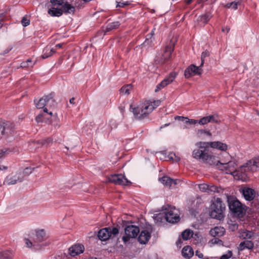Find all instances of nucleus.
<instances>
[{
	"mask_svg": "<svg viewBox=\"0 0 259 259\" xmlns=\"http://www.w3.org/2000/svg\"><path fill=\"white\" fill-rule=\"evenodd\" d=\"M35 106L37 109H43L44 112L52 115L53 113L48 112L49 109L55 106L56 102L54 99V94L43 96L37 101H35Z\"/></svg>",
	"mask_w": 259,
	"mask_h": 259,
	"instance_id": "obj_1",
	"label": "nucleus"
},
{
	"mask_svg": "<svg viewBox=\"0 0 259 259\" xmlns=\"http://www.w3.org/2000/svg\"><path fill=\"white\" fill-rule=\"evenodd\" d=\"M131 108L135 117L137 119L144 118L154 109L152 104H150L148 102H145L136 107L132 108L131 106Z\"/></svg>",
	"mask_w": 259,
	"mask_h": 259,
	"instance_id": "obj_2",
	"label": "nucleus"
},
{
	"mask_svg": "<svg viewBox=\"0 0 259 259\" xmlns=\"http://www.w3.org/2000/svg\"><path fill=\"white\" fill-rule=\"evenodd\" d=\"M177 41V40L176 37H172L170 40L168 44L166 46L164 52L159 53L155 57V61L157 63L162 64L170 58Z\"/></svg>",
	"mask_w": 259,
	"mask_h": 259,
	"instance_id": "obj_3",
	"label": "nucleus"
},
{
	"mask_svg": "<svg viewBox=\"0 0 259 259\" xmlns=\"http://www.w3.org/2000/svg\"><path fill=\"white\" fill-rule=\"evenodd\" d=\"M227 201L230 210L235 215L241 218L245 214V206L235 198L228 196Z\"/></svg>",
	"mask_w": 259,
	"mask_h": 259,
	"instance_id": "obj_4",
	"label": "nucleus"
},
{
	"mask_svg": "<svg viewBox=\"0 0 259 259\" xmlns=\"http://www.w3.org/2000/svg\"><path fill=\"white\" fill-rule=\"evenodd\" d=\"M251 165L248 163V161L243 165L240 166L234 172V176L237 179L243 181H246L251 172H254Z\"/></svg>",
	"mask_w": 259,
	"mask_h": 259,
	"instance_id": "obj_5",
	"label": "nucleus"
},
{
	"mask_svg": "<svg viewBox=\"0 0 259 259\" xmlns=\"http://www.w3.org/2000/svg\"><path fill=\"white\" fill-rule=\"evenodd\" d=\"M225 209V207L223 206L221 199L218 198L210 205V216L212 218L221 220L224 218L223 212Z\"/></svg>",
	"mask_w": 259,
	"mask_h": 259,
	"instance_id": "obj_6",
	"label": "nucleus"
},
{
	"mask_svg": "<svg viewBox=\"0 0 259 259\" xmlns=\"http://www.w3.org/2000/svg\"><path fill=\"white\" fill-rule=\"evenodd\" d=\"M197 148L192 152V156L196 159H199L203 161L208 156L207 148H208L206 142H198L196 144Z\"/></svg>",
	"mask_w": 259,
	"mask_h": 259,
	"instance_id": "obj_7",
	"label": "nucleus"
},
{
	"mask_svg": "<svg viewBox=\"0 0 259 259\" xmlns=\"http://www.w3.org/2000/svg\"><path fill=\"white\" fill-rule=\"evenodd\" d=\"M118 232V229L116 227H114L113 228L109 227L101 229L98 232V236L100 240L102 241H106L111 237L112 235L113 236L116 235Z\"/></svg>",
	"mask_w": 259,
	"mask_h": 259,
	"instance_id": "obj_8",
	"label": "nucleus"
},
{
	"mask_svg": "<svg viewBox=\"0 0 259 259\" xmlns=\"http://www.w3.org/2000/svg\"><path fill=\"white\" fill-rule=\"evenodd\" d=\"M125 236H123L122 239L124 243L127 242L130 238L136 237L140 232L139 227L135 225H129L124 229Z\"/></svg>",
	"mask_w": 259,
	"mask_h": 259,
	"instance_id": "obj_9",
	"label": "nucleus"
},
{
	"mask_svg": "<svg viewBox=\"0 0 259 259\" xmlns=\"http://www.w3.org/2000/svg\"><path fill=\"white\" fill-rule=\"evenodd\" d=\"M108 182L115 185H130L132 183L122 174L111 175L108 177Z\"/></svg>",
	"mask_w": 259,
	"mask_h": 259,
	"instance_id": "obj_10",
	"label": "nucleus"
},
{
	"mask_svg": "<svg viewBox=\"0 0 259 259\" xmlns=\"http://www.w3.org/2000/svg\"><path fill=\"white\" fill-rule=\"evenodd\" d=\"M221 164H219L220 166L219 169L224 171L226 174H230L234 176V172L236 170V164L234 161H229L227 162L221 161Z\"/></svg>",
	"mask_w": 259,
	"mask_h": 259,
	"instance_id": "obj_11",
	"label": "nucleus"
},
{
	"mask_svg": "<svg viewBox=\"0 0 259 259\" xmlns=\"http://www.w3.org/2000/svg\"><path fill=\"white\" fill-rule=\"evenodd\" d=\"M16 135V131L15 129V125L14 123L6 121L5 122V126L4 128V135L3 136L9 140L13 139Z\"/></svg>",
	"mask_w": 259,
	"mask_h": 259,
	"instance_id": "obj_12",
	"label": "nucleus"
},
{
	"mask_svg": "<svg viewBox=\"0 0 259 259\" xmlns=\"http://www.w3.org/2000/svg\"><path fill=\"white\" fill-rule=\"evenodd\" d=\"M23 180V175L21 173L17 174L13 176H8L6 177L4 184L8 185L16 184L17 182H21Z\"/></svg>",
	"mask_w": 259,
	"mask_h": 259,
	"instance_id": "obj_13",
	"label": "nucleus"
},
{
	"mask_svg": "<svg viewBox=\"0 0 259 259\" xmlns=\"http://www.w3.org/2000/svg\"><path fill=\"white\" fill-rule=\"evenodd\" d=\"M201 67L191 65L185 71V76L186 78L190 77L192 75H200L201 74Z\"/></svg>",
	"mask_w": 259,
	"mask_h": 259,
	"instance_id": "obj_14",
	"label": "nucleus"
},
{
	"mask_svg": "<svg viewBox=\"0 0 259 259\" xmlns=\"http://www.w3.org/2000/svg\"><path fill=\"white\" fill-rule=\"evenodd\" d=\"M176 75L177 73L171 72L167 77L165 78L160 83H159L157 85L156 89L155 90V92H158L161 89L163 88L164 87H166V85L172 82L175 78L176 77Z\"/></svg>",
	"mask_w": 259,
	"mask_h": 259,
	"instance_id": "obj_15",
	"label": "nucleus"
},
{
	"mask_svg": "<svg viewBox=\"0 0 259 259\" xmlns=\"http://www.w3.org/2000/svg\"><path fill=\"white\" fill-rule=\"evenodd\" d=\"M159 181L162 183L165 186L168 187L169 188H173L175 185L178 184V182H180L177 179H172L167 176H164L159 179Z\"/></svg>",
	"mask_w": 259,
	"mask_h": 259,
	"instance_id": "obj_16",
	"label": "nucleus"
},
{
	"mask_svg": "<svg viewBox=\"0 0 259 259\" xmlns=\"http://www.w3.org/2000/svg\"><path fill=\"white\" fill-rule=\"evenodd\" d=\"M241 193L245 200H252L255 196V191L248 187H244L241 190Z\"/></svg>",
	"mask_w": 259,
	"mask_h": 259,
	"instance_id": "obj_17",
	"label": "nucleus"
},
{
	"mask_svg": "<svg viewBox=\"0 0 259 259\" xmlns=\"http://www.w3.org/2000/svg\"><path fill=\"white\" fill-rule=\"evenodd\" d=\"M165 218L169 223H175L178 222L180 218L177 213L174 212L173 210H169L165 212Z\"/></svg>",
	"mask_w": 259,
	"mask_h": 259,
	"instance_id": "obj_18",
	"label": "nucleus"
},
{
	"mask_svg": "<svg viewBox=\"0 0 259 259\" xmlns=\"http://www.w3.org/2000/svg\"><path fill=\"white\" fill-rule=\"evenodd\" d=\"M84 246L81 244H75L69 248V254L74 256L82 253L84 251Z\"/></svg>",
	"mask_w": 259,
	"mask_h": 259,
	"instance_id": "obj_19",
	"label": "nucleus"
},
{
	"mask_svg": "<svg viewBox=\"0 0 259 259\" xmlns=\"http://www.w3.org/2000/svg\"><path fill=\"white\" fill-rule=\"evenodd\" d=\"M211 17L212 15L210 13H206L203 15L199 16L197 18V25L200 27L204 26Z\"/></svg>",
	"mask_w": 259,
	"mask_h": 259,
	"instance_id": "obj_20",
	"label": "nucleus"
},
{
	"mask_svg": "<svg viewBox=\"0 0 259 259\" xmlns=\"http://www.w3.org/2000/svg\"><path fill=\"white\" fill-rule=\"evenodd\" d=\"M151 237L150 233L147 230H143L141 232L138 237V241L141 244H146Z\"/></svg>",
	"mask_w": 259,
	"mask_h": 259,
	"instance_id": "obj_21",
	"label": "nucleus"
},
{
	"mask_svg": "<svg viewBox=\"0 0 259 259\" xmlns=\"http://www.w3.org/2000/svg\"><path fill=\"white\" fill-rule=\"evenodd\" d=\"M204 161L210 165L215 166L218 169L220 166L219 164H221L222 162L221 161H220L218 158L209 154H208L207 158H206Z\"/></svg>",
	"mask_w": 259,
	"mask_h": 259,
	"instance_id": "obj_22",
	"label": "nucleus"
},
{
	"mask_svg": "<svg viewBox=\"0 0 259 259\" xmlns=\"http://www.w3.org/2000/svg\"><path fill=\"white\" fill-rule=\"evenodd\" d=\"M206 144H207L208 147L210 146L222 151H225L227 149V145L221 142H206Z\"/></svg>",
	"mask_w": 259,
	"mask_h": 259,
	"instance_id": "obj_23",
	"label": "nucleus"
},
{
	"mask_svg": "<svg viewBox=\"0 0 259 259\" xmlns=\"http://www.w3.org/2000/svg\"><path fill=\"white\" fill-rule=\"evenodd\" d=\"M225 230L223 227H215L211 229L210 231V234L213 237L218 236L220 237L223 236L225 233Z\"/></svg>",
	"mask_w": 259,
	"mask_h": 259,
	"instance_id": "obj_24",
	"label": "nucleus"
},
{
	"mask_svg": "<svg viewBox=\"0 0 259 259\" xmlns=\"http://www.w3.org/2000/svg\"><path fill=\"white\" fill-rule=\"evenodd\" d=\"M50 5H48L47 7L49 8L48 13L49 15L53 17H59L62 15L63 10L61 9H57L54 7L49 8Z\"/></svg>",
	"mask_w": 259,
	"mask_h": 259,
	"instance_id": "obj_25",
	"label": "nucleus"
},
{
	"mask_svg": "<svg viewBox=\"0 0 259 259\" xmlns=\"http://www.w3.org/2000/svg\"><path fill=\"white\" fill-rule=\"evenodd\" d=\"M182 253L184 257L189 258L193 255L194 252L191 247L186 246L183 248Z\"/></svg>",
	"mask_w": 259,
	"mask_h": 259,
	"instance_id": "obj_26",
	"label": "nucleus"
},
{
	"mask_svg": "<svg viewBox=\"0 0 259 259\" xmlns=\"http://www.w3.org/2000/svg\"><path fill=\"white\" fill-rule=\"evenodd\" d=\"M254 244L251 241L245 240L241 242L238 247L240 250H243L245 248L251 249L253 248Z\"/></svg>",
	"mask_w": 259,
	"mask_h": 259,
	"instance_id": "obj_27",
	"label": "nucleus"
},
{
	"mask_svg": "<svg viewBox=\"0 0 259 259\" xmlns=\"http://www.w3.org/2000/svg\"><path fill=\"white\" fill-rule=\"evenodd\" d=\"M248 163L251 165L254 171H257L259 169V156L248 160Z\"/></svg>",
	"mask_w": 259,
	"mask_h": 259,
	"instance_id": "obj_28",
	"label": "nucleus"
},
{
	"mask_svg": "<svg viewBox=\"0 0 259 259\" xmlns=\"http://www.w3.org/2000/svg\"><path fill=\"white\" fill-rule=\"evenodd\" d=\"M56 52V50L53 48H50L48 46L46 47L43 50V54L41 56L42 59H46L51 56Z\"/></svg>",
	"mask_w": 259,
	"mask_h": 259,
	"instance_id": "obj_29",
	"label": "nucleus"
},
{
	"mask_svg": "<svg viewBox=\"0 0 259 259\" xmlns=\"http://www.w3.org/2000/svg\"><path fill=\"white\" fill-rule=\"evenodd\" d=\"M120 25V24L118 21L113 22L108 24L106 26L105 33L117 29Z\"/></svg>",
	"mask_w": 259,
	"mask_h": 259,
	"instance_id": "obj_30",
	"label": "nucleus"
},
{
	"mask_svg": "<svg viewBox=\"0 0 259 259\" xmlns=\"http://www.w3.org/2000/svg\"><path fill=\"white\" fill-rule=\"evenodd\" d=\"M36 237L38 242H41L46 238V232L42 229L37 230L36 232Z\"/></svg>",
	"mask_w": 259,
	"mask_h": 259,
	"instance_id": "obj_31",
	"label": "nucleus"
},
{
	"mask_svg": "<svg viewBox=\"0 0 259 259\" xmlns=\"http://www.w3.org/2000/svg\"><path fill=\"white\" fill-rule=\"evenodd\" d=\"M63 10L65 13H73L75 11V7L72 6L71 5L68 3H65L63 6Z\"/></svg>",
	"mask_w": 259,
	"mask_h": 259,
	"instance_id": "obj_32",
	"label": "nucleus"
},
{
	"mask_svg": "<svg viewBox=\"0 0 259 259\" xmlns=\"http://www.w3.org/2000/svg\"><path fill=\"white\" fill-rule=\"evenodd\" d=\"M253 233L249 231H243L240 233V237L243 239H250L253 235Z\"/></svg>",
	"mask_w": 259,
	"mask_h": 259,
	"instance_id": "obj_33",
	"label": "nucleus"
},
{
	"mask_svg": "<svg viewBox=\"0 0 259 259\" xmlns=\"http://www.w3.org/2000/svg\"><path fill=\"white\" fill-rule=\"evenodd\" d=\"M193 232L190 230L187 229L182 233V237L184 240H188L192 237Z\"/></svg>",
	"mask_w": 259,
	"mask_h": 259,
	"instance_id": "obj_34",
	"label": "nucleus"
},
{
	"mask_svg": "<svg viewBox=\"0 0 259 259\" xmlns=\"http://www.w3.org/2000/svg\"><path fill=\"white\" fill-rule=\"evenodd\" d=\"M132 86L131 84H127L126 85H124L123 87H122L121 89H120V92L123 94V95H128L130 94V91L132 90Z\"/></svg>",
	"mask_w": 259,
	"mask_h": 259,
	"instance_id": "obj_35",
	"label": "nucleus"
},
{
	"mask_svg": "<svg viewBox=\"0 0 259 259\" xmlns=\"http://www.w3.org/2000/svg\"><path fill=\"white\" fill-rule=\"evenodd\" d=\"M208 118L209 120H210V122L219 123L221 122V120L220 119L218 114H213L208 116Z\"/></svg>",
	"mask_w": 259,
	"mask_h": 259,
	"instance_id": "obj_36",
	"label": "nucleus"
},
{
	"mask_svg": "<svg viewBox=\"0 0 259 259\" xmlns=\"http://www.w3.org/2000/svg\"><path fill=\"white\" fill-rule=\"evenodd\" d=\"M222 189L221 188L218 187L214 185H209L208 189V193L211 192H217L221 193L222 192Z\"/></svg>",
	"mask_w": 259,
	"mask_h": 259,
	"instance_id": "obj_37",
	"label": "nucleus"
},
{
	"mask_svg": "<svg viewBox=\"0 0 259 259\" xmlns=\"http://www.w3.org/2000/svg\"><path fill=\"white\" fill-rule=\"evenodd\" d=\"M209 56V53L208 51L206 50L202 53L201 56V64L200 65V67L203 66L204 63V59L206 57H208Z\"/></svg>",
	"mask_w": 259,
	"mask_h": 259,
	"instance_id": "obj_38",
	"label": "nucleus"
},
{
	"mask_svg": "<svg viewBox=\"0 0 259 259\" xmlns=\"http://www.w3.org/2000/svg\"><path fill=\"white\" fill-rule=\"evenodd\" d=\"M198 187L201 191L208 193L209 185L201 184L199 185Z\"/></svg>",
	"mask_w": 259,
	"mask_h": 259,
	"instance_id": "obj_39",
	"label": "nucleus"
},
{
	"mask_svg": "<svg viewBox=\"0 0 259 259\" xmlns=\"http://www.w3.org/2000/svg\"><path fill=\"white\" fill-rule=\"evenodd\" d=\"M239 4H240L239 2H233L227 4L226 7L228 8H232L234 10H236L237 8L238 5Z\"/></svg>",
	"mask_w": 259,
	"mask_h": 259,
	"instance_id": "obj_40",
	"label": "nucleus"
},
{
	"mask_svg": "<svg viewBox=\"0 0 259 259\" xmlns=\"http://www.w3.org/2000/svg\"><path fill=\"white\" fill-rule=\"evenodd\" d=\"M198 122L201 125H204L210 122V120H209L208 116H205L201 118Z\"/></svg>",
	"mask_w": 259,
	"mask_h": 259,
	"instance_id": "obj_41",
	"label": "nucleus"
},
{
	"mask_svg": "<svg viewBox=\"0 0 259 259\" xmlns=\"http://www.w3.org/2000/svg\"><path fill=\"white\" fill-rule=\"evenodd\" d=\"M51 3L53 6H61L63 3V0H51Z\"/></svg>",
	"mask_w": 259,
	"mask_h": 259,
	"instance_id": "obj_42",
	"label": "nucleus"
},
{
	"mask_svg": "<svg viewBox=\"0 0 259 259\" xmlns=\"http://www.w3.org/2000/svg\"><path fill=\"white\" fill-rule=\"evenodd\" d=\"M32 62V60L31 59H28L26 61L23 62L21 64V67L22 68H27L30 65L29 63Z\"/></svg>",
	"mask_w": 259,
	"mask_h": 259,
	"instance_id": "obj_43",
	"label": "nucleus"
},
{
	"mask_svg": "<svg viewBox=\"0 0 259 259\" xmlns=\"http://www.w3.org/2000/svg\"><path fill=\"white\" fill-rule=\"evenodd\" d=\"M33 170V168H32L31 167H26L24 171H23V173H21L23 175V176L24 177V175H28L30 174H31L32 172V170Z\"/></svg>",
	"mask_w": 259,
	"mask_h": 259,
	"instance_id": "obj_44",
	"label": "nucleus"
},
{
	"mask_svg": "<svg viewBox=\"0 0 259 259\" xmlns=\"http://www.w3.org/2000/svg\"><path fill=\"white\" fill-rule=\"evenodd\" d=\"M21 23L23 26L26 27L29 25L30 20L24 17L22 18Z\"/></svg>",
	"mask_w": 259,
	"mask_h": 259,
	"instance_id": "obj_45",
	"label": "nucleus"
},
{
	"mask_svg": "<svg viewBox=\"0 0 259 259\" xmlns=\"http://www.w3.org/2000/svg\"><path fill=\"white\" fill-rule=\"evenodd\" d=\"M168 158L170 159L175 160L176 161H178L180 160V158L179 157L176 156L175 153H170L168 155Z\"/></svg>",
	"mask_w": 259,
	"mask_h": 259,
	"instance_id": "obj_46",
	"label": "nucleus"
},
{
	"mask_svg": "<svg viewBox=\"0 0 259 259\" xmlns=\"http://www.w3.org/2000/svg\"><path fill=\"white\" fill-rule=\"evenodd\" d=\"M38 143H41V145H48L52 142V139L51 138H48L47 139L42 140L40 142L38 141Z\"/></svg>",
	"mask_w": 259,
	"mask_h": 259,
	"instance_id": "obj_47",
	"label": "nucleus"
},
{
	"mask_svg": "<svg viewBox=\"0 0 259 259\" xmlns=\"http://www.w3.org/2000/svg\"><path fill=\"white\" fill-rule=\"evenodd\" d=\"M5 122L4 121H0V138H2L4 135Z\"/></svg>",
	"mask_w": 259,
	"mask_h": 259,
	"instance_id": "obj_48",
	"label": "nucleus"
},
{
	"mask_svg": "<svg viewBox=\"0 0 259 259\" xmlns=\"http://www.w3.org/2000/svg\"><path fill=\"white\" fill-rule=\"evenodd\" d=\"M232 255V252L231 251H228L226 254L222 255L220 259H228L231 257Z\"/></svg>",
	"mask_w": 259,
	"mask_h": 259,
	"instance_id": "obj_49",
	"label": "nucleus"
},
{
	"mask_svg": "<svg viewBox=\"0 0 259 259\" xmlns=\"http://www.w3.org/2000/svg\"><path fill=\"white\" fill-rule=\"evenodd\" d=\"M186 123L190 124H195L198 123V121L195 119H189L188 118H186Z\"/></svg>",
	"mask_w": 259,
	"mask_h": 259,
	"instance_id": "obj_50",
	"label": "nucleus"
},
{
	"mask_svg": "<svg viewBox=\"0 0 259 259\" xmlns=\"http://www.w3.org/2000/svg\"><path fill=\"white\" fill-rule=\"evenodd\" d=\"M152 42V39H150L149 38H146L145 41L143 42V45L144 46H150Z\"/></svg>",
	"mask_w": 259,
	"mask_h": 259,
	"instance_id": "obj_51",
	"label": "nucleus"
},
{
	"mask_svg": "<svg viewBox=\"0 0 259 259\" xmlns=\"http://www.w3.org/2000/svg\"><path fill=\"white\" fill-rule=\"evenodd\" d=\"M9 152L10 151L9 150H6L5 151L2 150L0 151V159H2L6 154H8Z\"/></svg>",
	"mask_w": 259,
	"mask_h": 259,
	"instance_id": "obj_52",
	"label": "nucleus"
},
{
	"mask_svg": "<svg viewBox=\"0 0 259 259\" xmlns=\"http://www.w3.org/2000/svg\"><path fill=\"white\" fill-rule=\"evenodd\" d=\"M150 104H152V105L154 106V108H155L156 107H158L160 104V100H156V101H154L153 102H149V101H148Z\"/></svg>",
	"mask_w": 259,
	"mask_h": 259,
	"instance_id": "obj_53",
	"label": "nucleus"
},
{
	"mask_svg": "<svg viewBox=\"0 0 259 259\" xmlns=\"http://www.w3.org/2000/svg\"><path fill=\"white\" fill-rule=\"evenodd\" d=\"M44 116L43 114H39L35 117V120L37 122H40L42 121V118Z\"/></svg>",
	"mask_w": 259,
	"mask_h": 259,
	"instance_id": "obj_54",
	"label": "nucleus"
},
{
	"mask_svg": "<svg viewBox=\"0 0 259 259\" xmlns=\"http://www.w3.org/2000/svg\"><path fill=\"white\" fill-rule=\"evenodd\" d=\"M5 13H2L0 14V28L3 26L2 21L4 20V18H5Z\"/></svg>",
	"mask_w": 259,
	"mask_h": 259,
	"instance_id": "obj_55",
	"label": "nucleus"
},
{
	"mask_svg": "<svg viewBox=\"0 0 259 259\" xmlns=\"http://www.w3.org/2000/svg\"><path fill=\"white\" fill-rule=\"evenodd\" d=\"M117 5L116 6V7H123L124 6L128 5V2H126V3L117 2Z\"/></svg>",
	"mask_w": 259,
	"mask_h": 259,
	"instance_id": "obj_56",
	"label": "nucleus"
},
{
	"mask_svg": "<svg viewBox=\"0 0 259 259\" xmlns=\"http://www.w3.org/2000/svg\"><path fill=\"white\" fill-rule=\"evenodd\" d=\"M25 243L28 247H31L32 245V243L30 240L28 239H25Z\"/></svg>",
	"mask_w": 259,
	"mask_h": 259,
	"instance_id": "obj_57",
	"label": "nucleus"
},
{
	"mask_svg": "<svg viewBox=\"0 0 259 259\" xmlns=\"http://www.w3.org/2000/svg\"><path fill=\"white\" fill-rule=\"evenodd\" d=\"M196 255H197L199 258H202L203 256V254L198 250H197L196 251Z\"/></svg>",
	"mask_w": 259,
	"mask_h": 259,
	"instance_id": "obj_58",
	"label": "nucleus"
},
{
	"mask_svg": "<svg viewBox=\"0 0 259 259\" xmlns=\"http://www.w3.org/2000/svg\"><path fill=\"white\" fill-rule=\"evenodd\" d=\"M197 134L198 135H202L203 134H205V131L203 130H198Z\"/></svg>",
	"mask_w": 259,
	"mask_h": 259,
	"instance_id": "obj_59",
	"label": "nucleus"
},
{
	"mask_svg": "<svg viewBox=\"0 0 259 259\" xmlns=\"http://www.w3.org/2000/svg\"><path fill=\"white\" fill-rule=\"evenodd\" d=\"M225 30H226L227 32H228L230 30V28L226 27L225 29V28L222 29V31L225 32Z\"/></svg>",
	"mask_w": 259,
	"mask_h": 259,
	"instance_id": "obj_60",
	"label": "nucleus"
},
{
	"mask_svg": "<svg viewBox=\"0 0 259 259\" xmlns=\"http://www.w3.org/2000/svg\"><path fill=\"white\" fill-rule=\"evenodd\" d=\"M207 0H198L197 4L203 3Z\"/></svg>",
	"mask_w": 259,
	"mask_h": 259,
	"instance_id": "obj_61",
	"label": "nucleus"
},
{
	"mask_svg": "<svg viewBox=\"0 0 259 259\" xmlns=\"http://www.w3.org/2000/svg\"><path fill=\"white\" fill-rule=\"evenodd\" d=\"M7 167L5 166L0 165V170L6 169Z\"/></svg>",
	"mask_w": 259,
	"mask_h": 259,
	"instance_id": "obj_62",
	"label": "nucleus"
},
{
	"mask_svg": "<svg viewBox=\"0 0 259 259\" xmlns=\"http://www.w3.org/2000/svg\"><path fill=\"white\" fill-rule=\"evenodd\" d=\"M181 118H183V116H177L175 117V119L176 120H180Z\"/></svg>",
	"mask_w": 259,
	"mask_h": 259,
	"instance_id": "obj_63",
	"label": "nucleus"
},
{
	"mask_svg": "<svg viewBox=\"0 0 259 259\" xmlns=\"http://www.w3.org/2000/svg\"><path fill=\"white\" fill-rule=\"evenodd\" d=\"M62 45H63V44H57V45L56 46V48H62Z\"/></svg>",
	"mask_w": 259,
	"mask_h": 259,
	"instance_id": "obj_64",
	"label": "nucleus"
}]
</instances>
